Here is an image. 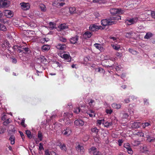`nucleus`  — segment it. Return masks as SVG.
<instances>
[{
    "label": "nucleus",
    "instance_id": "bf43d9fd",
    "mask_svg": "<svg viewBox=\"0 0 155 155\" xmlns=\"http://www.w3.org/2000/svg\"><path fill=\"white\" fill-rule=\"evenodd\" d=\"M129 115L127 113H124L123 114V117L124 118H126L128 117Z\"/></svg>",
    "mask_w": 155,
    "mask_h": 155
},
{
    "label": "nucleus",
    "instance_id": "8fccbe9b",
    "mask_svg": "<svg viewBox=\"0 0 155 155\" xmlns=\"http://www.w3.org/2000/svg\"><path fill=\"white\" fill-rule=\"evenodd\" d=\"M106 112L107 114H111L112 112V110L111 109H106Z\"/></svg>",
    "mask_w": 155,
    "mask_h": 155
},
{
    "label": "nucleus",
    "instance_id": "473e14b6",
    "mask_svg": "<svg viewBox=\"0 0 155 155\" xmlns=\"http://www.w3.org/2000/svg\"><path fill=\"white\" fill-rule=\"evenodd\" d=\"M104 127H108L110 126H111L112 124V122H107L104 123Z\"/></svg>",
    "mask_w": 155,
    "mask_h": 155
},
{
    "label": "nucleus",
    "instance_id": "6e6552de",
    "mask_svg": "<svg viewBox=\"0 0 155 155\" xmlns=\"http://www.w3.org/2000/svg\"><path fill=\"white\" fill-rule=\"evenodd\" d=\"M76 150L78 152H79L81 154H83L84 153V149L83 146H81L79 144H78L77 147H76Z\"/></svg>",
    "mask_w": 155,
    "mask_h": 155
},
{
    "label": "nucleus",
    "instance_id": "393cba45",
    "mask_svg": "<svg viewBox=\"0 0 155 155\" xmlns=\"http://www.w3.org/2000/svg\"><path fill=\"white\" fill-rule=\"evenodd\" d=\"M65 124L68 126H70L72 124V122L68 118H66Z\"/></svg>",
    "mask_w": 155,
    "mask_h": 155
},
{
    "label": "nucleus",
    "instance_id": "a19ab883",
    "mask_svg": "<svg viewBox=\"0 0 155 155\" xmlns=\"http://www.w3.org/2000/svg\"><path fill=\"white\" fill-rule=\"evenodd\" d=\"M60 148L61 150H64L65 151H66L67 150L66 147L64 144H63V145Z\"/></svg>",
    "mask_w": 155,
    "mask_h": 155
},
{
    "label": "nucleus",
    "instance_id": "49530a36",
    "mask_svg": "<svg viewBox=\"0 0 155 155\" xmlns=\"http://www.w3.org/2000/svg\"><path fill=\"white\" fill-rule=\"evenodd\" d=\"M98 71L102 73H104L105 72V71L104 70L103 68H98Z\"/></svg>",
    "mask_w": 155,
    "mask_h": 155
},
{
    "label": "nucleus",
    "instance_id": "13d9d810",
    "mask_svg": "<svg viewBox=\"0 0 155 155\" xmlns=\"http://www.w3.org/2000/svg\"><path fill=\"white\" fill-rule=\"evenodd\" d=\"M38 64H37L36 63H35V69L36 70L37 73L38 75H39L38 72L39 71H38V70L36 69V68H38Z\"/></svg>",
    "mask_w": 155,
    "mask_h": 155
},
{
    "label": "nucleus",
    "instance_id": "c9c22d12",
    "mask_svg": "<svg viewBox=\"0 0 155 155\" xmlns=\"http://www.w3.org/2000/svg\"><path fill=\"white\" fill-rule=\"evenodd\" d=\"M6 129L3 127H0V134H3L6 131Z\"/></svg>",
    "mask_w": 155,
    "mask_h": 155
},
{
    "label": "nucleus",
    "instance_id": "423d86ee",
    "mask_svg": "<svg viewBox=\"0 0 155 155\" xmlns=\"http://www.w3.org/2000/svg\"><path fill=\"white\" fill-rule=\"evenodd\" d=\"M22 46L21 45H15L13 47V49L15 51H17L18 53H21L23 51V50L21 49Z\"/></svg>",
    "mask_w": 155,
    "mask_h": 155
},
{
    "label": "nucleus",
    "instance_id": "6e6d98bb",
    "mask_svg": "<svg viewBox=\"0 0 155 155\" xmlns=\"http://www.w3.org/2000/svg\"><path fill=\"white\" fill-rule=\"evenodd\" d=\"M116 55L120 58L122 56V53H121L117 52L116 54Z\"/></svg>",
    "mask_w": 155,
    "mask_h": 155
},
{
    "label": "nucleus",
    "instance_id": "052dcab7",
    "mask_svg": "<svg viewBox=\"0 0 155 155\" xmlns=\"http://www.w3.org/2000/svg\"><path fill=\"white\" fill-rule=\"evenodd\" d=\"M43 138V136L42 133L39 132V141H41L42 140Z\"/></svg>",
    "mask_w": 155,
    "mask_h": 155
},
{
    "label": "nucleus",
    "instance_id": "dca6fc26",
    "mask_svg": "<svg viewBox=\"0 0 155 155\" xmlns=\"http://www.w3.org/2000/svg\"><path fill=\"white\" fill-rule=\"evenodd\" d=\"M140 124H141L140 122H135L132 124L131 127L133 128H137L140 127Z\"/></svg>",
    "mask_w": 155,
    "mask_h": 155
},
{
    "label": "nucleus",
    "instance_id": "3c124183",
    "mask_svg": "<svg viewBox=\"0 0 155 155\" xmlns=\"http://www.w3.org/2000/svg\"><path fill=\"white\" fill-rule=\"evenodd\" d=\"M118 145L119 146H121L122 145V143L123 142V140L122 139H119L118 140Z\"/></svg>",
    "mask_w": 155,
    "mask_h": 155
},
{
    "label": "nucleus",
    "instance_id": "1a4fd4ad",
    "mask_svg": "<svg viewBox=\"0 0 155 155\" xmlns=\"http://www.w3.org/2000/svg\"><path fill=\"white\" fill-rule=\"evenodd\" d=\"M74 124L77 126H82L84 124V122L81 119H79L75 120L74 122Z\"/></svg>",
    "mask_w": 155,
    "mask_h": 155
},
{
    "label": "nucleus",
    "instance_id": "e2e57ef3",
    "mask_svg": "<svg viewBox=\"0 0 155 155\" xmlns=\"http://www.w3.org/2000/svg\"><path fill=\"white\" fill-rule=\"evenodd\" d=\"M45 38H41L39 40V42L42 43H44L45 41Z\"/></svg>",
    "mask_w": 155,
    "mask_h": 155
},
{
    "label": "nucleus",
    "instance_id": "680f3d73",
    "mask_svg": "<svg viewBox=\"0 0 155 155\" xmlns=\"http://www.w3.org/2000/svg\"><path fill=\"white\" fill-rule=\"evenodd\" d=\"M60 40L62 42H65L66 41V39L65 38L61 37L60 38Z\"/></svg>",
    "mask_w": 155,
    "mask_h": 155
},
{
    "label": "nucleus",
    "instance_id": "c85d7f7f",
    "mask_svg": "<svg viewBox=\"0 0 155 155\" xmlns=\"http://www.w3.org/2000/svg\"><path fill=\"white\" fill-rule=\"evenodd\" d=\"M60 28L61 29L64 30L67 28L68 27L67 26H66L65 24H63L60 25Z\"/></svg>",
    "mask_w": 155,
    "mask_h": 155
},
{
    "label": "nucleus",
    "instance_id": "c756f323",
    "mask_svg": "<svg viewBox=\"0 0 155 155\" xmlns=\"http://www.w3.org/2000/svg\"><path fill=\"white\" fill-rule=\"evenodd\" d=\"M26 134L28 138L31 139V132L30 131L27 130L26 131Z\"/></svg>",
    "mask_w": 155,
    "mask_h": 155
},
{
    "label": "nucleus",
    "instance_id": "4c0bfd02",
    "mask_svg": "<svg viewBox=\"0 0 155 155\" xmlns=\"http://www.w3.org/2000/svg\"><path fill=\"white\" fill-rule=\"evenodd\" d=\"M131 34L132 33L130 32L129 33H127L126 34L125 36L126 38H129L131 37Z\"/></svg>",
    "mask_w": 155,
    "mask_h": 155
},
{
    "label": "nucleus",
    "instance_id": "7c9ffc66",
    "mask_svg": "<svg viewBox=\"0 0 155 155\" xmlns=\"http://www.w3.org/2000/svg\"><path fill=\"white\" fill-rule=\"evenodd\" d=\"M91 131L92 132L95 133L97 134L99 131V130L96 127L92 128L91 129Z\"/></svg>",
    "mask_w": 155,
    "mask_h": 155
},
{
    "label": "nucleus",
    "instance_id": "2f4dec72",
    "mask_svg": "<svg viewBox=\"0 0 155 155\" xmlns=\"http://www.w3.org/2000/svg\"><path fill=\"white\" fill-rule=\"evenodd\" d=\"M128 50L130 52L134 54H137V53H138V52H137L136 51H135L131 48H129Z\"/></svg>",
    "mask_w": 155,
    "mask_h": 155
},
{
    "label": "nucleus",
    "instance_id": "f257e3e1",
    "mask_svg": "<svg viewBox=\"0 0 155 155\" xmlns=\"http://www.w3.org/2000/svg\"><path fill=\"white\" fill-rule=\"evenodd\" d=\"M119 19H121V17L119 15H115L110 17L108 19L102 20L101 21V24L103 26H108L115 23V21H113V20L118 21Z\"/></svg>",
    "mask_w": 155,
    "mask_h": 155
},
{
    "label": "nucleus",
    "instance_id": "20e7f679",
    "mask_svg": "<svg viewBox=\"0 0 155 155\" xmlns=\"http://www.w3.org/2000/svg\"><path fill=\"white\" fill-rule=\"evenodd\" d=\"M21 8L24 10H27L30 8V5L28 3L22 2L20 4Z\"/></svg>",
    "mask_w": 155,
    "mask_h": 155
},
{
    "label": "nucleus",
    "instance_id": "a211bd4d",
    "mask_svg": "<svg viewBox=\"0 0 155 155\" xmlns=\"http://www.w3.org/2000/svg\"><path fill=\"white\" fill-rule=\"evenodd\" d=\"M15 137L13 135H11L9 138V140L10 141V143L12 145L15 144Z\"/></svg>",
    "mask_w": 155,
    "mask_h": 155
},
{
    "label": "nucleus",
    "instance_id": "7ed1b4c3",
    "mask_svg": "<svg viewBox=\"0 0 155 155\" xmlns=\"http://www.w3.org/2000/svg\"><path fill=\"white\" fill-rule=\"evenodd\" d=\"M110 12L112 15H114L116 14H120L123 13V11L120 8H111L110 10Z\"/></svg>",
    "mask_w": 155,
    "mask_h": 155
},
{
    "label": "nucleus",
    "instance_id": "aec40b11",
    "mask_svg": "<svg viewBox=\"0 0 155 155\" xmlns=\"http://www.w3.org/2000/svg\"><path fill=\"white\" fill-rule=\"evenodd\" d=\"M39 8H40L41 11L45 12L47 10L45 6L43 4H39Z\"/></svg>",
    "mask_w": 155,
    "mask_h": 155
},
{
    "label": "nucleus",
    "instance_id": "a18cd8bd",
    "mask_svg": "<svg viewBox=\"0 0 155 155\" xmlns=\"http://www.w3.org/2000/svg\"><path fill=\"white\" fill-rule=\"evenodd\" d=\"M126 149L127 150L128 153H131L132 152V150L130 148V146L126 148Z\"/></svg>",
    "mask_w": 155,
    "mask_h": 155
},
{
    "label": "nucleus",
    "instance_id": "39448f33",
    "mask_svg": "<svg viewBox=\"0 0 155 155\" xmlns=\"http://www.w3.org/2000/svg\"><path fill=\"white\" fill-rule=\"evenodd\" d=\"M4 15L8 18H10L13 15V12L10 10H5L4 11Z\"/></svg>",
    "mask_w": 155,
    "mask_h": 155
},
{
    "label": "nucleus",
    "instance_id": "0e129e2a",
    "mask_svg": "<svg viewBox=\"0 0 155 155\" xmlns=\"http://www.w3.org/2000/svg\"><path fill=\"white\" fill-rule=\"evenodd\" d=\"M12 62L13 63L16 64L17 63V59L16 58H12Z\"/></svg>",
    "mask_w": 155,
    "mask_h": 155
},
{
    "label": "nucleus",
    "instance_id": "58836bf2",
    "mask_svg": "<svg viewBox=\"0 0 155 155\" xmlns=\"http://www.w3.org/2000/svg\"><path fill=\"white\" fill-rule=\"evenodd\" d=\"M56 123H53V124L52 125V130H56L57 129V125L55 124Z\"/></svg>",
    "mask_w": 155,
    "mask_h": 155
},
{
    "label": "nucleus",
    "instance_id": "9d476101",
    "mask_svg": "<svg viewBox=\"0 0 155 155\" xmlns=\"http://www.w3.org/2000/svg\"><path fill=\"white\" fill-rule=\"evenodd\" d=\"M61 57L64 58L65 60H66L67 61L70 62L71 60V57L70 56L69 54H64L62 55Z\"/></svg>",
    "mask_w": 155,
    "mask_h": 155
},
{
    "label": "nucleus",
    "instance_id": "9b49d317",
    "mask_svg": "<svg viewBox=\"0 0 155 155\" xmlns=\"http://www.w3.org/2000/svg\"><path fill=\"white\" fill-rule=\"evenodd\" d=\"M89 30L93 31H96L99 29L98 26L95 24L91 25L89 27Z\"/></svg>",
    "mask_w": 155,
    "mask_h": 155
},
{
    "label": "nucleus",
    "instance_id": "603ef678",
    "mask_svg": "<svg viewBox=\"0 0 155 155\" xmlns=\"http://www.w3.org/2000/svg\"><path fill=\"white\" fill-rule=\"evenodd\" d=\"M80 107H78L74 111V113L76 114H78L80 111Z\"/></svg>",
    "mask_w": 155,
    "mask_h": 155
},
{
    "label": "nucleus",
    "instance_id": "ea45409f",
    "mask_svg": "<svg viewBox=\"0 0 155 155\" xmlns=\"http://www.w3.org/2000/svg\"><path fill=\"white\" fill-rule=\"evenodd\" d=\"M142 125L143 127L145 128L147 126H148L149 125H150V123L148 122H146L144 124H142Z\"/></svg>",
    "mask_w": 155,
    "mask_h": 155
},
{
    "label": "nucleus",
    "instance_id": "37998d69",
    "mask_svg": "<svg viewBox=\"0 0 155 155\" xmlns=\"http://www.w3.org/2000/svg\"><path fill=\"white\" fill-rule=\"evenodd\" d=\"M94 155H102L101 153L99 151H95L93 152Z\"/></svg>",
    "mask_w": 155,
    "mask_h": 155
},
{
    "label": "nucleus",
    "instance_id": "b1692460",
    "mask_svg": "<svg viewBox=\"0 0 155 155\" xmlns=\"http://www.w3.org/2000/svg\"><path fill=\"white\" fill-rule=\"evenodd\" d=\"M147 140L149 142H153L154 143L155 142V138L150 137L147 138Z\"/></svg>",
    "mask_w": 155,
    "mask_h": 155
},
{
    "label": "nucleus",
    "instance_id": "72a5a7b5",
    "mask_svg": "<svg viewBox=\"0 0 155 155\" xmlns=\"http://www.w3.org/2000/svg\"><path fill=\"white\" fill-rule=\"evenodd\" d=\"M112 47L113 48L116 50H118L120 48V46L119 45H112Z\"/></svg>",
    "mask_w": 155,
    "mask_h": 155
},
{
    "label": "nucleus",
    "instance_id": "c03bdc74",
    "mask_svg": "<svg viewBox=\"0 0 155 155\" xmlns=\"http://www.w3.org/2000/svg\"><path fill=\"white\" fill-rule=\"evenodd\" d=\"M137 135L140 136V137H143L144 134L142 132H138L137 133Z\"/></svg>",
    "mask_w": 155,
    "mask_h": 155
},
{
    "label": "nucleus",
    "instance_id": "412c9836",
    "mask_svg": "<svg viewBox=\"0 0 155 155\" xmlns=\"http://www.w3.org/2000/svg\"><path fill=\"white\" fill-rule=\"evenodd\" d=\"M94 46L97 49L99 50H102L103 48L101 44H100L96 43L94 45Z\"/></svg>",
    "mask_w": 155,
    "mask_h": 155
},
{
    "label": "nucleus",
    "instance_id": "cd10ccee",
    "mask_svg": "<svg viewBox=\"0 0 155 155\" xmlns=\"http://www.w3.org/2000/svg\"><path fill=\"white\" fill-rule=\"evenodd\" d=\"M112 106L113 107H114L116 109H119L121 107V105L120 104H116L114 103L112 104Z\"/></svg>",
    "mask_w": 155,
    "mask_h": 155
},
{
    "label": "nucleus",
    "instance_id": "4468645a",
    "mask_svg": "<svg viewBox=\"0 0 155 155\" xmlns=\"http://www.w3.org/2000/svg\"><path fill=\"white\" fill-rule=\"evenodd\" d=\"M92 35V34L89 31H87L84 33L83 35V37L85 39L90 38Z\"/></svg>",
    "mask_w": 155,
    "mask_h": 155
},
{
    "label": "nucleus",
    "instance_id": "f03ea898",
    "mask_svg": "<svg viewBox=\"0 0 155 155\" xmlns=\"http://www.w3.org/2000/svg\"><path fill=\"white\" fill-rule=\"evenodd\" d=\"M9 1L7 0H0V7L7 8L10 4Z\"/></svg>",
    "mask_w": 155,
    "mask_h": 155
},
{
    "label": "nucleus",
    "instance_id": "de8ad7c7",
    "mask_svg": "<svg viewBox=\"0 0 155 155\" xmlns=\"http://www.w3.org/2000/svg\"><path fill=\"white\" fill-rule=\"evenodd\" d=\"M21 125L24 127H26L27 125L25 123V120H22L21 122Z\"/></svg>",
    "mask_w": 155,
    "mask_h": 155
},
{
    "label": "nucleus",
    "instance_id": "a878e982",
    "mask_svg": "<svg viewBox=\"0 0 155 155\" xmlns=\"http://www.w3.org/2000/svg\"><path fill=\"white\" fill-rule=\"evenodd\" d=\"M69 10L71 14L75 13L76 12V8L74 7H70L69 8Z\"/></svg>",
    "mask_w": 155,
    "mask_h": 155
},
{
    "label": "nucleus",
    "instance_id": "0eeeda50",
    "mask_svg": "<svg viewBox=\"0 0 155 155\" xmlns=\"http://www.w3.org/2000/svg\"><path fill=\"white\" fill-rule=\"evenodd\" d=\"M137 19L138 18H133L129 20H127L125 22L128 25H130L131 24H133L134 23H136L137 21Z\"/></svg>",
    "mask_w": 155,
    "mask_h": 155
},
{
    "label": "nucleus",
    "instance_id": "f8f14e48",
    "mask_svg": "<svg viewBox=\"0 0 155 155\" xmlns=\"http://www.w3.org/2000/svg\"><path fill=\"white\" fill-rule=\"evenodd\" d=\"M78 39V36L76 35L75 37H72L70 39V41L71 43L75 44Z\"/></svg>",
    "mask_w": 155,
    "mask_h": 155
},
{
    "label": "nucleus",
    "instance_id": "79ce46f5",
    "mask_svg": "<svg viewBox=\"0 0 155 155\" xmlns=\"http://www.w3.org/2000/svg\"><path fill=\"white\" fill-rule=\"evenodd\" d=\"M43 144L42 143H39V151H41L42 150H44V148L43 146Z\"/></svg>",
    "mask_w": 155,
    "mask_h": 155
},
{
    "label": "nucleus",
    "instance_id": "4d7b16f0",
    "mask_svg": "<svg viewBox=\"0 0 155 155\" xmlns=\"http://www.w3.org/2000/svg\"><path fill=\"white\" fill-rule=\"evenodd\" d=\"M21 49H22L23 50H24L25 52H28L29 51V49L28 48H22H22H21Z\"/></svg>",
    "mask_w": 155,
    "mask_h": 155
},
{
    "label": "nucleus",
    "instance_id": "4be33fe9",
    "mask_svg": "<svg viewBox=\"0 0 155 155\" xmlns=\"http://www.w3.org/2000/svg\"><path fill=\"white\" fill-rule=\"evenodd\" d=\"M49 28H51L50 29L52 30L53 29L55 28L56 24L54 22H51L49 23Z\"/></svg>",
    "mask_w": 155,
    "mask_h": 155
},
{
    "label": "nucleus",
    "instance_id": "5701e85b",
    "mask_svg": "<svg viewBox=\"0 0 155 155\" xmlns=\"http://www.w3.org/2000/svg\"><path fill=\"white\" fill-rule=\"evenodd\" d=\"M6 30L7 28L5 26L2 24L0 23V31H5Z\"/></svg>",
    "mask_w": 155,
    "mask_h": 155
},
{
    "label": "nucleus",
    "instance_id": "09e8293b",
    "mask_svg": "<svg viewBox=\"0 0 155 155\" xmlns=\"http://www.w3.org/2000/svg\"><path fill=\"white\" fill-rule=\"evenodd\" d=\"M19 132L20 133V135L21 137L22 138V139L23 140H24L25 138V136L24 135L23 132L21 131H19Z\"/></svg>",
    "mask_w": 155,
    "mask_h": 155
},
{
    "label": "nucleus",
    "instance_id": "774afa93",
    "mask_svg": "<svg viewBox=\"0 0 155 155\" xmlns=\"http://www.w3.org/2000/svg\"><path fill=\"white\" fill-rule=\"evenodd\" d=\"M130 146V144L128 143H126L124 144V147L126 148Z\"/></svg>",
    "mask_w": 155,
    "mask_h": 155
},
{
    "label": "nucleus",
    "instance_id": "f3484780",
    "mask_svg": "<svg viewBox=\"0 0 155 155\" xmlns=\"http://www.w3.org/2000/svg\"><path fill=\"white\" fill-rule=\"evenodd\" d=\"M40 61L41 63L44 64H47L48 62L45 57L42 56H41L40 57H39V61Z\"/></svg>",
    "mask_w": 155,
    "mask_h": 155
},
{
    "label": "nucleus",
    "instance_id": "e433bc0d",
    "mask_svg": "<svg viewBox=\"0 0 155 155\" xmlns=\"http://www.w3.org/2000/svg\"><path fill=\"white\" fill-rule=\"evenodd\" d=\"M104 119L101 120H97V124H98L99 125H100L101 123H102L103 124H104Z\"/></svg>",
    "mask_w": 155,
    "mask_h": 155
},
{
    "label": "nucleus",
    "instance_id": "69168bd1",
    "mask_svg": "<svg viewBox=\"0 0 155 155\" xmlns=\"http://www.w3.org/2000/svg\"><path fill=\"white\" fill-rule=\"evenodd\" d=\"M37 53L38 54V49L36 50H35L34 52V55H35V56L38 57V55L37 54Z\"/></svg>",
    "mask_w": 155,
    "mask_h": 155
},
{
    "label": "nucleus",
    "instance_id": "864d4df0",
    "mask_svg": "<svg viewBox=\"0 0 155 155\" xmlns=\"http://www.w3.org/2000/svg\"><path fill=\"white\" fill-rule=\"evenodd\" d=\"M151 15L152 17L155 19V12L152 11L151 12Z\"/></svg>",
    "mask_w": 155,
    "mask_h": 155
},
{
    "label": "nucleus",
    "instance_id": "6ab92c4d",
    "mask_svg": "<svg viewBox=\"0 0 155 155\" xmlns=\"http://www.w3.org/2000/svg\"><path fill=\"white\" fill-rule=\"evenodd\" d=\"M64 132L63 133L64 134V135H67V136L70 135L71 132V130L68 128H67L66 130H64Z\"/></svg>",
    "mask_w": 155,
    "mask_h": 155
},
{
    "label": "nucleus",
    "instance_id": "2eb2a0df",
    "mask_svg": "<svg viewBox=\"0 0 155 155\" xmlns=\"http://www.w3.org/2000/svg\"><path fill=\"white\" fill-rule=\"evenodd\" d=\"M56 47L58 49L64 50L66 48V46L65 44H59Z\"/></svg>",
    "mask_w": 155,
    "mask_h": 155
},
{
    "label": "nucleus",
    "instance_id": "ddd939ff",
    "mask_svg": "<svg viewBox=\"0 0 155 155\" xmlns=\"http://www.w3.org/2000/svg\"><path fill=\"white\" fill-rule=\"evenodd\" d=\"M50 47L48 45H45L42 46L41 49L43 51L45 52L48 51L50 49Z\"/></svg>",
    "mask_w": 155,
    "mask_h": 155
},
{
    "label": "nucleus",
    "instance_id": "f704fd0d",
    "mask_svg": "<svg viewBox=\"0 0 155 155\" xmlns=\"http://www.w3.org/2000/svg\"><path fill=\"white\" fill-rule=\"evenodd\" d=\"M6 120L4 121L3 123V124L4 125H6L10 123L9 119L7 118V119L5 120Z\"/></svg>",
    "mask_w": 155,
    "mask_h": 155
},
{
    "label": "nucleus",
    "instance_id": "bb28decb",
    "mask_svg": "<svg viewBox=\"0 0 155 155\" xmlns=\"http://www.w3.org/2000/svg\"><path fill=\"white\" fill-rule=\"evenodd\" d=\"M152 35H153L152 33L150 32H148L146 34L144 38L146 39H148L151 37Z\"/></svg>",
    "mask_w": 155,
    "mask_h": 155
},
{
    "label": "nucleus",
    "instance_id": "5fc2aeb1",
    "mask_svg": "<svg viewBox=\"0 0 155 155\" xmlns=\"http://www.w3.org/2000/svg\"><path fill=\"white\" fill-rule=\"evenodd\" d=\"M7 115L5 114H4L2 117L1 119L2 120H4L7 119Z\"/></svg>",
    "mask_w": 155,
    "mask_h": 155
},
{
    "label": "nucleus",
    "instance_id": "338daca9",
    "mask_svg": "<svg viewBox=\"0 0 155 155\" xmlns=\"http://www.w3.org/2000/svg\"><path fill=\"white\" fill-rule=\"evenodd\" d=\"M45 155H50L51 152L50 153L49 150H47L45 151Z\"/></svg>",
    "mask_w": 155,
    "mask_h": 155
}]
</instances>
